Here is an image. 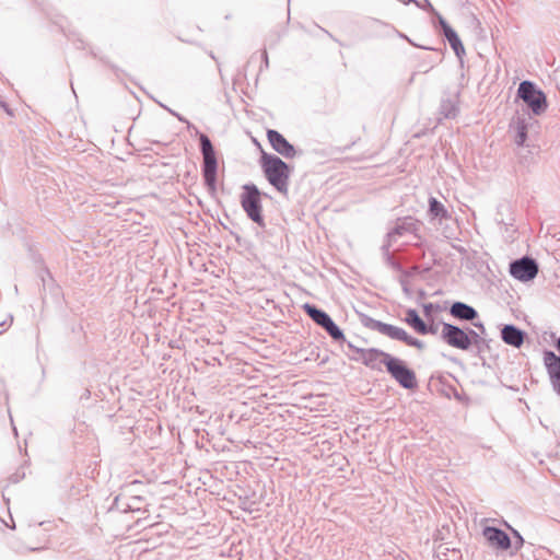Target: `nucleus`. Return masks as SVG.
Here are the masks:
<instances>
[{
  "instance_id": "nucleus-3",
  "label": "nucleus",
  "mask_w": 560,
  "mask_h": 560,
  "mask_svg": "<svg viewBox=\"0 0 560 560\" xmlns=\"http://www.w3.org/2000/svg\"><path fill=\"white\" fill-rule=\"evenodd\" d=\"M201 152L203 156V176L207 185L214 187L217 179V158L214 149L206 135L200 136Z\"/></svg>"
},
{
  "instance_id": "nucleus-10",
  "label": "nucleus",
  "mask_w": 560,
  "mask_h": 560,
  "mask_svg": "<svg viewBox=\"0 0 560 560\" xmlns=\"http://www.w3.org/2000/svg\"><path fill=\"white\" fill-rule=\"evenodd\" d=\"M544 361L552 388L560 395V358L553 352H546Z\"/></svg>"
},
{
  "instance_id": "nucleus-19",
  "label": "nucleus",
  "mask_w": 560,
  "mask_h": 560,
  "mask_svg": "<svg viewBox=\"0 0 560 560\" xmlns=\"http://www.w3.org/2000/svg\"><path fill=\"white\" fill-rule=\"evenodd\" d=\"M430 212L434 217H444L446 214L444 206L434 198L430 200Z\"/></svg>"
},
{
  "instance_id": "nucleus-21",
  "label": "nucleus",
  "mask_w": 560,
  "mask_h": 560,
  "mask_svg": "<svg viewBox=\"0 0 560 560\" xmlns=\"http://www.w3.org/2000/svg\"><path fill=\"white\" fill-rule=\"evenodd\" d=\"M438 18H439V23L443 30V34H446V30L452 28V27L446 23V21L441 15H439Z\"/></svg>"
},
{
  "instance_id": "nucleus-13",
  "label": "nucleus",
  "mask_w": 560,
  "mask_h": 560,
  "mask_svg": "<svg viewBox=\"0 0 560 560\" xmlns=\"http://www.w3.org/2000/svg\"><path fill=\"white\" fill-rule=\"evenodd\" d=\"M451 314L457 318L470 320L477 316V312L469 305L456 302L451 307Z\"/></svg>"
},
{
  "instance_id": "nucleus-25",
  "label": "nucleus",
  "mask_w": 560,
  "mask_h": 560,
  "mask_svg": "<svg viewBox=\"0 0 560 560\" xmlns=\"http://www.w3.org/2000/svg\"><path fill=\"white\" fill-rule=\"evenodd\" d=\"M427 5H428L431 10H433V8H432V5H431V3H430L429 1H427Z\"/></svg>"
},
{
  "instance_id": "nucleus-22",
  "label": "nucleus",
  "mask_w": 560,
  "mask_h": 560,
  "mask_svg": "<svg viewBox=\"0 0 560 560\" xmlns=\"http://www.w3.org/2000/svg\"><path fill=\"white\" fill-rule=\"evenodd\" d=\"M515 536L517 537V546H516V549L521 548V546L523 545V538L522 536L517 533V532H514Z\"/></svg>"
},
{
  "instance_id": "nucleus-1",
  "label": "nucleus",
  "mask_w": 560,
  "mask_h": 560,
  "mask_svg": "<svg viewBox=\"0 0 560 560\" xmlns=\"http://www.w3.org/2000/svg\"><path fill=\"white\" fill-rule=\"evenodd\" d=\"M262 168L269 183L280 192H287L289 167L279 158L275 155H262Z\"/></svg>"
},
{
  "instance_id": "nucleus-24",
  "label": "nucleus",
  "mask_w": 560,
  "mask_h": 560,
  "mask_svg": "<svg viewBox=\"0 0 560 560\" xmlns=\"http://www.w3.org/2000/svg\"><path fill=\"white\" fill-rule=\"evenodd\" d=\"M455 113V106L452 105V108L445 114L446 117L453 115Z\"/></svg>"
},
{
  "instance_id": "nucleus-15",
  "label": "nucleus",
  "mask_w": 560,
  "mask_h": 560,
  "mask_svg": "<svg viewBox=\"0 0 560 560\" xmlns=\"http://www.w3.org/2000/svg\"><path fill=\"white\" fill-rule=\"evenodd\" d=\"M451 47L455 51L457 57H462L465 54L464 45L462 44L460 38L457 33L453 28H447L446 34H444Z\"/></svg>"
},
{
  "instance_id": "nucleus-6",
  "label": "nucleus",
  "mask_w": 560,
  "mask_h": 560,
  "mask_svg": "<svg viewBox=\"0 0 560 560\" xmlns=\"http://www.w3.org/2000/svg\"><path fill=\"white\" fill-rule=\"evenodd\" d=\"M441 337L451 347L468 350L471 347V340L464 330L451 324H443Z\"/></svg>"
},
{
  "instance_id": "nucleus-23",
  "label": "nucleus",
  "mask_w": 560,
  "mask_h": 560,
  "mask_svg": "<svg viewBox=\"0 0 560 560\" xmlns=\"http://www.w3.org/2000/svg\"><path fill=\"white\" fill-rule=\"evenodd\" d=\"M429 332H430V334H436V332H438V328H436V327H434V326H430V327H428V334H429Z\"/></svg>"
},
{
  "instance_id": "nucleus-17",
  "label": "nucleus",
  "mask_w": 560,
  "mask_h": 560,
  "mask_svg": "<svg viewBox=\"0 0 560 560\" xmlns=\"http://www.w3.org/2000/svg\"><path fill=\"white\" fill-rule=\"evenodd\" d=\"M516 136H515V142L518 145H523L527 139V125L525 120L518 119L516 121V126L513 127Z\"/></svg>"
},
{
  "instance_id": "nucleus-2",
  "label": "nucleus",
  "mask_w": 560,
  "mask_h": 560,
  "mask_svg": "<svg viewBox=\"0 0 560 560\" xmlns=\"http://www.w3.org/2000/svg\"><path fill=\"white\" fill-rule=\"evenodd\" d=\"M517 95L528 105L535 115H539L546 109V96L534 83L523 81L518 86Z\"/></svg>"
},
{
  "instance_id": "nucleus-4",
  "label": "nucleus",
  "mask_w": 560,
  "mask_h": 560,
  "mask_svg": "<svg viewBox=\"0 0 560 560\" xmlns=\"http://www.w3.org/2000/svg\"><path fill=\"white\" fill-rule=\"evenodd\" d=\"M383 362L385 363L388 372L401 386L405 388L415 387V373L410 371L401 360L385 354Z\"/></svg>"
},
{
  "instance_id": "nucleus-20",
  "label": "nucleus",
  "mask_w": 560,
  "mask_h": 560,
  "mask_svg": "<svg viewBox=\"0 0 560 560\" xmlns=\"http://www.w3.org/2000/svg\"><path fill=\"white\" fill-rule=\"evenodd\" d=\"M405 342L409 346H412V347H417L419 349H422L423 348V342L407 335V339L405 340Z\"/></svg>"
},
{
  "instance_id": "nucleus-5",
  "label": "nucleus",
  "mask_w": 560,
  "mask_h": 560,
  "mask_svg": "<svg viewBox=\"0 0 560 560\" xmlns=\"http://www.w3.org/2000/svg\"><path fill=\"white\" fill-rule=\"evenodd\" d=\"M241 203L248 217L257 222H261L260 192L255 185H245L244 192L241 196Z\"/></svg>"
},
{
  "instance_id": "nucleus-18",
  "label": "nucleus",
  "mask_w": 560,
  "mask_h": 560,
  "mask_svg": "<svg viewBox=\"0 0 560 560\" xmlns=\"http://www.w3.org/2000/svg\"><path fill=\"white\" fill-rule=\"evenodd\" d=\"M413 226L412 222H404L401 225H398L393 232L388 234L389 241L396 240L397 236L402 235L405 232L410 231Z\"/></svg>"
},
{
  "instance_id": "nucleus-26",
  "label": "nucleus",
  "mask_w": 560,
  "mask_h": 560,
  "mask_svg": "<svg viewBox=\"0 0 560 560\" xmlns=\"http://www.w3.org/2000/svg\"><path fill=\"white\" fill-rule=\"evenodd\" d=\"M557 347H558V349L560 351V339L558 340Z\"/></svg>"
},
{
  "instance_id": "nucleus-16",
  "label": "nucleus",
  "mask_w": 560,
  "mask_h": 560,
  "mask_svg": "<svg viewBox=\"0 0 560 560\" xmlns=\"http://www.w3.org/2000/svg\"><path fill=\"white\" fill-rule=\"evenodd\" d=\"M381 331L393 339L402 340V341H405L407 339V335H408L402 328H399V327H396L393 325H388V324H383Z\"/></svg>"
},
{
  "instance_id": "nucleus-7",
  "label": "nucleus",
  "mask_w": 560,
  "mask_h": 560,
  "mask_svg": "<svg viewBox=\"0 0 560 560\" xmlns=\"http://www.w3.org/2000/svg\"><path fill=\"white\" fill-rule=\"evenodd\" d=\"M305 312L310 315V317L323 328L336 340L343 339V334L339 329V327L332 322V319L325 312L317 310L316 307L305 304Z\"/></svg>"
},
{
  "instance_id": "nucleus-12",
  "label": "nucleus",
  "mask_w": 560,
  "mask_h": 560,
  "mask_svg": "<svg viewBox=\"0 0 560 560\" xmlns=\"http://www.w3.org/2000/svg\"><path fill=\"white\" fill-rule=\"evenodd\" d=\"M502 339L513 347H521L524 341V334L513 325H506L502 329Z\"/></svg>"
},
{
  "instance_id": "nucleus-14",
  "label": "nucleus",
  "mask_w": 560,
  "mask_h": 560,
  "mask_svg": "<svg viewBox=\"0 0 560 560\" xmlns=\"http://www.w3.org/2000/svg\"><path fill=\"white\" fill-rule=\"evenodd\" d=\"M405 320L417 332L422 334V335L428 334V326L419 317L418 313L415 310H408L407 311Z\"/></svg>"
},
{
  "instance_id": "nucleus-8",
  "label": "nucleus",
  "mask_w": 560,
  "mask_h": 560,
  "mask_svg": "<svg viewBox=\"0 0 560 560\" xmlns=\"http://www.w3.org/2000/svg\"><path fill=\"white\" fill-rule=\"evenodd\" d=\"M511 275L523 282L534 279L538 272L536 262L530 258H522L511 264Z\"/></svg>"
},
{
  "instance_id": "nucleus-9",
  "label": "nucleus",
  "mask_w": 560,
  "mask_h": 560,
  "mask_svg": "<svg viewBox=\"0 0 560 560\" xmlns=\"http://www.w3.org/2000/svg\"><path fill=\"white\" fill-rule=\"evenodd\" d=\"M482 536L489 546L494 549L506 550L511 546L510 537L499 528L486 526L482 529Z\"/></svg>"
},
{
  "instance_id": "nucleus-11",
  "label": "nucleus",
  "mask_w": 560,
  "mask_h": 560,
  "mask_svg": "<svg viewBox=\"0 0 560 560\" xmlns=\"http://www.w3.org/2000/svg\"><path fill=\"white\" fill-rule=\"evenodd\" d=\"M268 140L272 148L284 158L294 155V148L278 131L269 130Z\"/></svg>"
}]
</instances>
